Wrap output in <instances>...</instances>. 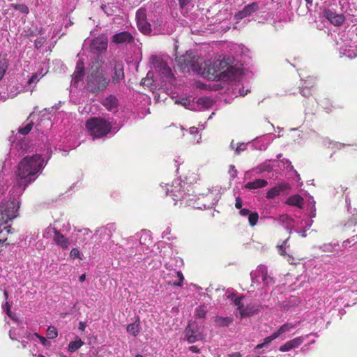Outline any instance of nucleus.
I'll list each match as a JSON object with an SVG mask.
<instances>
[{
	"instance_id": "f257e3e1",
	"label": "nucleus",
	"mask_w": 357,
	"mask_h": 357,
	"mask_svg": "<svg viewBox=\"0 0 357 357\" xmlns=\"http://www.w3.org/2000/svg\"><path fill=\"white\" fill-rule=\"evenodd\" d=\"M44 160L39 154L24 157L19 163L15 172V179L9 191V199L2 198L3 192L0 189V224H7L17 216L20 208L19 197L26 186L34 181L36 174L44 168Z\"/></svg>"
},
{
	"instance_id": "f03ea898",
	"label": "nucleus",
	"mask_w": 357,
	"mask_h": 357,
	"mask_svg": "<svg viewBox=\"0 0 357 357\" xmlns=\"http://www.w3.org/2000/svg\"><path fill=\"white\" fill-rule=\"evenodd\" d=\"M166 188V195H171L173 197V199L175 202L180 201L181 204H184L187 206H191L195 208H213L218 202L220 195L219 190L217 189H213L205 196L204 195H202V197H199V200L201 199H204V203L202 205H199L196 202L193 201V199L191 198L189 194H185L182 190V184L181 181L178 178L175 179L172 185H170L171 189L169 188V185L165 184ZM176 202L174 203L176 204Z\"/></svg>"
},
{
	"instance_id": "7ed1b4c3",
	"label": "nucleus",
	"mask_w": 357,
	"mask_h": 357,
	"mask_svg": "<svg viewBox=\"0 0 357 357\" xmlns=\"http://www.w3.org/2000/svg\"><path fill=\"white\" fill-rule=\"evenodd\" d=\"M176 61L183 68L192 70L207 79L215 80L218 77L215 61H203L192 52H187L185 55L178 57Z\"/></svg>"
},
{
	"instance_id": "20e7f679",
	"label": "nucleus",
	"mask_w": 357,
	"mask_h": 357,
	"mask_svg": "<svg viewBox=\"0 0 357 357\" xmlns=\"http://www.w3.org/2000/svg\"><path fill=\"white\" fill-rule=\"evenodd\" d=\"M86 88L93 93L104 91L110 79L107 72V64L98 56L93 61L87 69Z\"/></svg>"
},
{
	"instance_id": "39448f33",
	"label": "nucleus",
	"mask_w": 357,
	"mask_h": 357,
	"mask_svg": "<svg viewBox=\"0 0 357 357\" xmlns=\"http://www.w3.org/2000/svg\"><path fill=\"white\" fill-rule=\"evenodd\" d=\"M215 63L217 66L216 70H218L217 72L218 79L236 81L237 84L234 89L236 91L238 90L240 96H244L250 91L248 86H246L245 90L244 89L245 86L243 84L244 72L242 69L231 66L225 58L221 60H215Z\"/></svg>"
},
{
	"instance_id": "423d86ee",
	"label": "nucleus",
	"mask_w": 357,
	"mask_h": 357,
	"mask_svg": "<svg viewBox=\"0 0 357 357\" xmlns=\"http://www.w3.org/2000/svg\"><path fill=\"white\" fill-rule=\"evenodd\" d=\"M112 123L101 117H93L86 123V127L90 135L95 138H101L107 135L112 129Z\"/></svg>"
},
{
	"instance_id": "0eeeda50",
	"label": "nucleus",
	"mask_w": 357,
	"mask_h": 357,
	"mask_svg": "<svg viewBox=\"0 0 357 357\" xmlns=\"http://www.w3.org/2000/svg\"><path fill=\"white\" fill-rule=\"evenodd\" d=\"M252 279V286L256 284L257 289H264L272 285L275 281L272 277L268 275L266 266L259 265L257 268L250 273Z\"/></svg>"
},
{
	"instance_id": "6e6552de",
	"label": "nucleus",
	"mask_w": 357,
	"mask_h": 357,
	"mask_svg": "<svg viewBox=\"0 0 357 357\" xmlns=\"http://www.w3.org/2000/svg\"><path fill=\"white\" fill-rule=\"evenodd\" d=\"M185 338L188 343H194L203 339L199 326L195 322H190L185 331Z\"/></svg>"
},
{
	"instance_id": "1a4fd4ad",
	"label": "nucleus",
	"mask_w": 357,
	"mask_h": 357,
	"mask_svg": "<svg viewBox=\"0 0 357 357\" xmlns=\"http://www.w3.org/2000/svg\"><path fill=\"white\" fill-rule=\"evenodd\" d=\"M236 306L241 319L250 317L256 314L259 310V306L254 303L245 305L243 303H239L238 299L236 300Z\"/></svg>"
},
{
	"instance_id": "9d476101",
	"label": "nucleus",
	"mask_w": 357,
	"mask_h": 357,
	"mask_svg": "<svg viewBox=\"0 0 357 357\" xmlns=\"http://www.w3.org/2000/svg\"><path fill=\"white\" fill-rule=\"evenodd\" d=\"M136 20L138 29L144 33L151 32V24L146 20V11L144 8H139L136 12Z\"/></svg>"
},
{
	"instance_id": "9b49d317",
	"label": "nucleus",
	"mask_w": 357,
	"mask_h": 357,
	"mask_svg": "<svg viewBox=\"0 0 357 357\" xmlns=\"http://www.w3.org/2000/svg\"><path fill=\"white\" fill-rule=\"evenodd\" d=\"M273 140V137L271 135H266L262 137H256L252 142H248V144H251L253 149L263 151L267 149Z\"/></svg>"
},
{
	"instance_id": "f8f14e48",
	"label": "nucleus",
	"mask_w": 357,
	"mask_h": 357,
	"mask_svg": "<svg viewBox=\"0 0 357 357\" xmlns=\"http://www.w3.org/2000/svg\"><path fill=\"white\" fill-rule=\"evenodd\" d=\"M324 16L334 26H341L345 21V17L342 14H338L335 10L325 8L323 11Z\"/></svg>"
},
{
	"instance_id": "ddd939ff",
	"label": "nucleus",
	"mask_w": 357,
	"mask_h": 357,
	"mask_svg": "<svg viewBox=\"0 0 357 357\" xmlns=\"http://www.w3.org/2000/svg\"><path fill=\"white\" fill-rule=\"evenodd\" d=\"M112 42L116 45H127L134 42V37L128 31H122L114 34Z\"/></svg>"
},
{
	"instance_id": "4468645a",
	"label": "nucleus",
	"mask_w": 357,
	"mask_h": 357,
	"mask_svg": "<svg viewBox=\"0 0 357 357\" xmlns=\"http://www.w3.org/2000/svg\"><path fill=\"white\" fill-rule=\"evenodd\" d=\"M84 74V62L81 60H79L77 63L75 70L73 75L71 86H73V87H77L79 86V84L83 82Z\"/></svg>"
},
{
	"instance_id": "2eb2a0df",
	"label": "nucleus",
	"mask_w": 357,
	"mask_h": 357,
	"mask_svg": "<svg viewBox=\"0 0 357 357\" xmlns=\"http://www.w3.org/2000/svg\"><path fill=\"white\" fill-rule=\"evenodd\" d=\"M290 189L287 183H281L269 189L266 193V198L273 199L277 196L286 193Z\"/></svg>"
},
{
	"instance_id": "dca6fc26",
	"label": "nucleus",
	"mask_w": 357,
	"mask_h": 357,
	"mask_svg": "<svg viewBox=\"0 0 357 357\" xmlns=\"http://www.w3.org/2000/svg\"><path fill=\"white\" fill-rule=\"evenodd\" d=\"M47 229L54 233V241L57 245L60 246L63 250H66L69 247L70 241L68 238L54 227H50Z\"/></svg>"
},
{
	"instance_id": "f3484780",
	"label": "nucleus",
	"mask_w": 357,
	"mask_h": 357,
	"mask_svg": "<svg viewBox=\"0 0 357 357\" xmlns=\"http://www.w3.org/2000/svg\"><path fill=\"white\" fill-rule=\"evenodd\" d=\"M153 59L155 60V62L153 63L155 70L164 77L171 79L173 77V74L167 63L156 57Z\"/></svg>"
},
{
	"instance_id": "a211bd4d",
	"label": "nucleus",
	"mask_w": 357,
	"mask_h": 357,
	"mask_svg": "<svg viewBox=\"0 0 357 357\" xmlns=\"http://www.w3.org/2000/svg\"><path fill=\"white\" fill-rule=\"evenodd\" d=\"M259 9V6L257 2H252L250 4L245 6L243 9L239 12H238L235 15V17L236 20H242L244 17H246L252 13H255Z\"/></svg>"
},
{
	"instance_id": "6ab92c4d",
	"label": "nucleus",
	"mask_w": 357,
	"mask_h": 357,
	"mask_svg": "<svg viewBox=\"0 0 357 357\" xmlns=\"http://www.w3.org/2000/svg\"><path fill=\"white\" fill-rule=\"evenodd\" d=\"M91 48L97 52L105 51L107 48V38L104 36L96 38L91 42Z\"/></svg>"
},
{
	"instance_id": "aec40b11",
	"label": "nucleus",
	"mask_w": 357,
	"mask_h": 357,
	"mask_svg": "<svg viewBox=\"0 0 357 357\" xmlns=\"http://www.w3.org/2000/svg\"><path fill=\"white\" fill-rule=\"evenodd\" d=\"M111 64L114 66L112 82L114 83H119L124 78L123 65L121 62L119 61H114V63H111Z\"/></svg>"
},
{
	"instance_id": "412c9836",
	"label": "nucleus",
	"mask_w": 357,
	"mask_h": 357,
	"mask_svg": "<svg viewBox=\"0 0 357 357\" xmlns=\"http://www.w3.org/2000/svg\"><path fill=\"white\" fill-rule=\"evenodd\" d=\"M102 104L108 111L116 112L118 110L119 100L116 97L113 95L105 98L102 100Z\"/></svg>"
},
{
	"instance_id": "4be33fe9",
	"label": "nucleus",
	"mask_w": 357,
	"mask_h": 357,
	"mask_svg": "<svg viewBox=\"0 0 357 357\" xmlns=\"http://www.w3.org/2000/svg\"><path fill=\"white\" fill-rule=\"evenodd\" d=\"M304 341L303 337H298L289 341H287L285 344L280 346L279 350L282 352L288 351L290 349L298 347Z\"/></svg>"
},
{
	"instance_id": "5701e85b",
	"label": "nucleus",
	"mask_w": 357,
	"mask_h": 357,
	"mask_svg": "<svg viewBox=\"0 0 357 357\" xmlns=\"http://www.w3.org/2000/svg\"><path fill=\"white\" fill-rule=\"evenodd\" d=\"M239 213L241 216L247 217L250 226H255L258 222L259 215L257 212H252L246 208L240 209Z\"/></svg>"
},
{
	"instance_id": "b1692460",
	"label": "nucleus",
	"mask_w": 357,
	"mask_h": 357,
	"mask_svg": "<svg viewBox=\"0 0 357 357\" xmlns=\"http://www.w3.org/2000/svg\"><path fill=\"white\" fill-rule=\"evenodd\" d=\"M26 145L25 143L22 142H15L12 144L10 151L11 157L16 156L18 153V157L22 155L24 153Z\"/></svg>"
},
{
	"instance_id": "393cba45",
	"label": "nucleus",
	"mask_w": 357,
	"mask_h": 357,
	"mask_svg": "<svg viewBox=\"0 0 357 357\" xmlns=\"http://www.w3.org/2000/svg\"><path fill=\"white\" fill-rule=\"evenodd\" d=\"M278 222L287 229H289V233L293 229L294 220L290 218L288 215H282L278 218Z\"/></svg>"
},
{
	"instance_id": "a878e982",
	"label": "nucleus",
	"mask_w": 357,
	"mask_h": 357,
	"mask_svg": "<svg viewBox=\"0 0 357 357\" xmlns=\"http://www.w3.org/2000/svg\"><path fill=\"white\" fill-rule=\"evenodd\" d=\"M13 233L10 225L7 224H0V245L7 241V236Z\"/></svg>"
},
{
	"instance_id": "bb28decb",
	"label": "nucleus",
	"mask_w": 357,
	"mask_h": 357,
	"mask_svg": "<svg viewBox=\"0 0 357 357\" xmlns=\"http://www.w3.org/2000/svg\"><path fill=\"white\" fill-rule=\"evenodd\" d=\"M268 185V182L264 179L258 178L252 182H248L245 185V188L249 190H255L262 188Z\"/></svg>"
},
{
	"instance_id": "cd10ccee",
	"label": "nucleus",
	"mask_w": 357,
	"mask_h": 357,
	"mask_svg": "<svg viewBox=\"0 0 357 357\" xmlns=\"http://www.w3.org/2000/svg\"><path fill=\"white\" fill-rule=\"evenodd\" d=\"M233 322V318L230 317L216 316L214 318V323L216 326L226 327Z\"/></svg>"
},
{
	"instance_id": "c85d7f7f",
	"label": "nucleus",
	"mask_w": 357,
	"mask_h": 357,
	"mask_svg": "<svg viewBox=\"0 0 357 357\" xmlns=\"http://www.w3.org/2000/svg\"><path fill=\"white\" fill-rule=\"evenodd\" d=\"M299 324V321H296L294 323L292 322H288L286 324H284L282 326H281L279 329L275 332L279 337L280 335H282L283 333H288L291 331L292 329L295 328Z\"/></svg>"
},
{
	"instance_id": "c756f323",
	"label": "nucleus",
	"mask_w": 357,
	"mask_h": 357,
	"mask_svg": "<svg viewBox=\"0 0 357 357\" xmlns=\"http://www.w3.org/2000/svg\"><path fill=\"white\" fill-rule=\"evenodd\" d=\"M271 160H267L263 163L260 164L255 168L257 174H262L264 172H271L273 169V165L271 164Z\"/></svg>"
},
{
	"instance_id": "7c9ffc66",
	"label": "nucleus",
	"mask_w": 357,
	"mask_h": 357,
	"mask_svg": "<svg viewBox=\"0 0 357 357\" xmlns=\"http://www.w3.org/2000/svg\"><path fill=\"white\" fill-rule=\"evenodd\" d=\"M175 104L181 105L185 108L190 110L197 109V108H195V102H194L189 98H182L180 99H177L175 100Z\"/></svg>"
},
{
	"instance_id": "2f4dec72",
	"label": "nucleus",
	"mask_w": 357,
	"mask_h": 357,
	"mask_svg": "<svg viewBox=\"0 0 357 357\" xmlns=\"http://www.w3.org/2000/svg\"><path fill=\"white\" fill-rule=\"evenodd\" d=\"M289 205L296 206L301 208L303 204V199L298 195H295L289 197L287 201Z\"/></svg>"
},
{
	"instance_id": "473e14b6",
	"label": "nucleus",
	"mask_w": 357,
	"mask_h": 357,
	"mask_svg": "<svg viewBox=\"0 0 357 357\" xmlns=\"http://www.w3.org/2000/svg\"><path fill=\"white\" fill-rule=\"evenodd\" d=\"M84 344V342L79 337H77L75 340L69 343L68 351L70 353H73L82 347Z\"/></svg>"
},
{
	"instance_id": "72a5a7b5",
	"label": "nucleus",
	"mask_w": 357,
	"mask_h": 357,
	"mask_svg": "<svg viewBox=\"0 0 357 357\" xmlns=\"http://www.w3.org/2000/svg\"><path fill=\"white\" fill-rule=\"evenodd\" d=\"M213 104V101L207 97H201L197 99L195 102V107L197 106H201L204 109L209 108Z\"/></svg>"
},
{
	"instance_id": "f704fd0d",
	"label": "nucleus",
	"mask_w": 357,
	"mask_h": 357,
	"mask_svg": "<svg viewBox=\"0 0 357 357\" xmlns=\"http://www.w3.org/2000/svg\"><path fill=\"white\" fill-rule=\"evenodd\" d=\"M139 320L132 324H128L127 326V332L133 336H137L139 333Z\"/></svg>"
},
{
	"instance_id": "c9c22d12",
	"label": "nucleus",
	"mask_w": 357,
	"mask_h": 357,
	"mask_svg": "<svg viewBox=\"0 0 357 357\" xmlns=\"http://www.w3.org/2000/svg\"><path fill=\"white\" fill-rule=\"evenodd\" d=\"M42 73H37L31 76L29 79L28 84L30 86V91L32 92L33 88L36 83L40 80V79L44 75Z\"/></svg>"
},
{
	"instance_id": "e433bc0d",
	"label": "nucleus",
	"mask_w": 357,
	"mask_h": 357,
	"mask_svg": "<svg viewBox=\"0 0 357 357\" xmlns=\"http://www.w3.org/2000/svg\"><path fill=\"white\" fill-rule=\"evenodd\" d=\"M8 66V61L6 57L0 56V80L3 77Z\"/></svg>"
},
{
	"instance_id": "4c0bfd02",
	"label": "nucleus",
	"mask_w": 357,
	"mask_h": 357,
	"mask_svg": "<svg viewBox=\"0 0 357 357\" xmlns=\"http://www.w3.org/2000/svg\"><path fill=\"white\" fill-rule=\"evenodd\" d=\"M314 81L313 79H310V80L305 81L303 89L301 90V93L302 96L305 97H308L310 95V91L309 89L305 90V88H308L310 86H312Z\"/></svg>"
},
{
	"instance_id": "58836bf2",
	"label": "nucleus",
	"mask_w": 357,
	"mask_h": 357,
	"mask_svg": "<svg viewBox=\"0 0 357 357\" xmlns=\"http://www.w3.org/2000/svg\"><path fill=\"white\" fill-rule=\"evenodd\" d=\"M46 335L49 339L56 338L58 335L56 328L53 326H49L47 329Z\"/></svg>"
},
{
	"instance_id": "ea45409f",
	"label": "nucleus",
	"mask_w": 357,
	"mask_h": 357,
	"mask_svg": "<svg viewBox=\"0 0 357 357\" xmlns=\"http://www.w3.org/2000/svg\"><path fill=\"white\" fill-rule=\"evenodd\" d=\"M248 144H249L248 143V144H245V143L237 144L236 147L235 149V154L239 155V154H241V152L245 151L247 149V146Z\"/></svg>"
},
{
	"instance_id": "a19ab883",
	"label": "nucleus",
	"mask_w": 357,
	"mask_h": 357,
	"mask_svg": "<svg viewBox=\"0 0 357 357\" xmlns=\"http://www.w3.org/2000/svg\"><path fill=\"white\" fill-rule=\"evenodd\" d=\"M206 309L204 306H199L197 308L196 316L198 318H204L206 314Z\"/></svg>"
},
{
	"instance_id": "79ce46f5",
	"label": "nucleus",
	"mask_w": 357,
	"mask_h": 357,
	"mask_svg": "<svg viewBox=\"0 0 357 357\" xmlns=\"http://www.w3.org/2000/svg\"><path fill=\"white\" fill-rule=\"evenodd\" d=\"M82 255L77 248H73L70 252V257L72 259H82Z\"/></svg>"
},
{
	"instance_id": "37998d69",
	"label": "nucleus",
	"mask_w": 357,
	"mask_h": 357,
	"mask_svg": "<svg viewBox=\"0 0 357 357\" xmlns=\"http://www.w3.org/2000/svg\"><path fill=\"white\" fill-rule=\"evenodd\" d=\"M12 6L17 10H20L22 13H28L29 8L26 5L24 4H13Z\"/></svg>"
},
{
	"instance_id": "c03bdc74",
	"label": "nucleus",
	"mask_w": 357,
	"mask_h": 357,
	"mask_svg": "<svg viewBox=\"0 0 357 357\" xmlns=\"http://www.w3.org/2000/svg\"><path fill=\"white\" fill-rule=\"evenodd\" d=\"M150 236L146 231H143L139 238L140 244H146L148 241H150Z\"/></svg>"
},
{
	"instance_id": "a18cd8bd",
	"label": "nucleus",
	"mask_w": 357,
	"mask_h": 357,
	"mask_svg": "<svg viewBox=\"0 0 357 357\" xmlns=\"http://www.w3.org/2000/svg\"><path fill=\"white\" fill-rule=\"evenodd\" d=\"M32 128V123H29L23 128H20L19 132L22 135L28 134Z\"/></svg>"
},
{
	"instance_id": "49530a36",
	"label": "nucleus",
	"mask_w": 357,
	"mask_h": 357,
	"mask_svg": "<svg viewBox=\"0 0 357 357\" xmlns=\"http://www.w3.org/2000/svg\"><path fill=\"white\" fill-rule=\"evenodd\" d=\"M289 238H287L286 240H284L282 243L280 245H278L277 248L278 249V252H280V254L281 255H284L285 254V248L287 246V241H288Z\"/></svg>"
},
{
	"instance_id": "de8ad7c7",
	"label": "nucleus",
	"mask_w": 357,
	"mask_h": 357,
	"mask_svg": "<svg viewBox=\"0 0 357 357\" xmlns=\"http://www.w3.org/2000/svg\"><path fill=\"white\" fill-rule=\"evenodd\" d=\"M176 274H177V276L178 278V282H173V285L178 286V287H181L183 285V281L184 280V277H183V274H182V273L181 271H177Z\"/></svg>"
},
{
	"instance_id": "09e8293b",
	"label": "nucleus",
	"mask_w": 357,
	"mask_h": 357,
	"mask_svg": "<svg viewBox=\"0 0 357 357\" xmlns=\"http://www.w3.org/2000/svg\"><path fill=\"white\" fill-rule=\"evenodd\" d=\"M319 248L323 252H332L334 250V246L331 244H324L321 246H319Z\"/></svg>"
},
{
	"instance_id": "8fccbe9b",
	"label": "nucleus",
	"mask_w": 357,
	"mask_h": 357,
	"mask_svg": "<svg viewBox=\"0 0 357 357\" xmlns=\"http://www.w3.org/2000/svg\"><path fill=\"white\" fill-rule=\"evenodd\" d=\"M45 42V38L43 37H39L35 40V47L39 49L43 47Z\"/></svg>"
},
{
	"instance_id": "3c124183",
	"label": "nucleus",
	"mask_w": 357,
	"mask_h": 357,
	"mask_svg": "<svg viewBox=\"0 0 357 357\" xmlns=\"http://www.w3.org/2000/svg\"><path fill=\"white\" fill-rule=\"evenodd\" d=\"M277 337H278V336L277 333L275 332L271 336L266 337L264 339L263 343L264 344V345L268 344L270 342H271L273 340L276 339Z\"/></svg>"
},
{
	"instance_id": "603ef678",
	"label": "nucleus",
	"mask_w": 357,
	"mask_h": 357,
	"mask_svg": "<svg viewBox=\"0 0 357 357\" xmlns=\"http://www.w3.org/2000/svg\"><path fill=\"white\" fill-rule=\"evenodd\" d=\"M35 335L40 340V343L43 346H50V342L48 340H47V339L45 337L41 336V335H38V333H36Z\"/></svg>"
},
{
	"instance_id": "864d4df0",
	"label": "nucleus",
	"mask_w": 357,
	"mask_h": 357,
	"mask_svg": "<svg viewBox=\"0 0 357 357\" xmlns=\"http://www.w3.org/2000/svg\"><path fill=\"white\" fill-rule=\"evenodd\" d=\"M227 298H228L229 300L232 301L234 302V305H236V301H236V300H237V299H238V301H239V303H241L242 300H243V296H239V297H238V296H236L234 294H229V295L227 296Z\"/></svg>"
},
{
	"instance_id": "5fc2aeb1",
	"label": "nucleus",
	"mask_w": 357,
	"mask_h": 357,
	"mask_svg": "<svg viewBox=\"0 0 357 357\" xmlns=\"http://www.w3.org/2000/svg\"><path fill=\"white\" fill-rule=\"evenodd\" d=\"M350 294H351V292H349V291L344 292V296L337 300V302L338 303V304L340 303L341 305H344V306L349 305V304L348 303H346L345 304H344V301L343 302H341V301L342 300H346L347 298L350 296Z\"/></svg>"
},
{
	"instance_id": "6e6d98bb",
	"label": "nucleus",
	"mask_w": 357,
	"mask_h": 357,
	"mask_svg": "<svg viewBox=\"0 0 357 357\" xmlns=\"http://www.w3.org/2000/svg\"><path fill=\"white\" fill-rule=\"evenodd\" d=\"M229 173L230 174L232 178H235L237 175V170L235 168L234 165H230Z\"/></svg>"
},
{
	"instance_id": "4d7b16f0",
	"label": "nucleus",
	"mask_w": 357,
	"mask_h": 357,
	"mask_svg": "<svg viewBox=\"0 0 357 357\" xmlns=\"http://www.w3.org/2000/svg\"><path fill=\"white\" fill-rule=\"evenodd\" d=\"M242 205H243V204H242L241 199L239 197H236V198L235 207L236 208H238V209H241Z\"/></svg>"
},
{
	"instance_id": "13d9d810",
	"label": "nucleus",
	"mask_w": 357,
	"mask_h": 357,
	"mask_svg": "<svg viewBox=\"0 0 357 357\" xmlns=\"http://www.w3.org/2000/svg\"><path fill=\"white\" fill-rule=\"evenodd\" d=\"M77 232L81 233L83 236L88 235L91 233V231L88 228H84L81 229H77Z\"/></svg>"
},
{
	"instance_id": "bf43d9fd",
	"label": "nucleus",
	"mask_w": 357,
	"mask_h": 357,
	"mask_svg": "<svg viewBox=\"0 0 357 357\" xmlns=\"http://www.w3.org/2000/svg\"><path fill=\"white\" fill-rule=\"evenodd\" d=\"M181 8H183L185 6L188 4L191 0H178Z\"/></svg>"
},
{
	"instance_id": "052dcab7",
	"label": "nucleus",
	"mask_w": 357,
	"mask_h": 357,
	"mask_svg": "<svg viewBox=\"0 0 357 357\" xmlns=\"http://www.w3.org/2000/svg\"><path fill=\"white\" fill-rule=\"evenodd\" d=\"M189 349L193 353H199V349L197 346H191L189 347Z\"/></svg>"
},
{
	"instance_id": "680f3d73",
	"label": "nucleus",
	"mask_w": 357,
	"mask_h": 357,
	"mask_svg": "<svg viewBox=\"0 0 357 357\" xmlns=\"http://www.w3.org/2000/svg\"><path fill=\"white\" fill-rule=\"evenodd\" d=\"M189 132L191 135H195L198 132V129L196 127H191Z\"/></svg>"
},
{
	"instance_id": "e2e57ef3",
	"label": "nucleus",
	"mask_w": 357,
	"mask_h": 357,
	"mask_svg": "<svg viewBox=\"0 0 357 357\" xmlns=\"http://www.w3.org/2000/svg\"><path fill=\"white\" fill-rule=\"evenodd\" d=\"M86 328V325L84 322H79V329L82 331H84Z\"/></svg>"
},
{
	"instance_id": "0e129e2a",
	"label": "nucleus",
	"mask_w": 357,
	"mask_h": 357,
	"mask_svg": "<svg viewBox=\"0 0 357 357\" xmlns=\"http://www.w3.org/2000/svg\"><path fill=\"white\" fill-rule=\"evenodd\" d=\"M313 221L312 220H308L305 222V228L308 229L312 225Z\"/></svg>"
},
{
	"instance_id": "69168bd1",
	"label": "nucleus",
	"mask_w": 357,
	"mask_h": 357,
	"mask_svg": "<svg viewBox=\"0 0 357 357\" xmlns=\"http://www.w3.org/2000/svg\"><path fill=\"white\" fill-rule=\"evenodd\" d=\"M229 147L231 148V149H234L235 151L236 144H235L234 140H232L231 142L230 143Z\"/></svg>"
},
{
	"instance_id": "338daca9",
	"label": "nucleus",
	"mask_w": 357,
	"mask_h": 357,
	"mask_svg": "<svg viewBox=\"0 0 357 357\" xmlns=\"http://www.w3.org/2000/svg\"><path fill=\"white\" fill-rule=\"evenodd\" d=\"M313 208H314V206H313ZM315 215H316L315 208H314L313 211H312L310 212V218H314Z\"/></svg>"
},
{
	"instance_id": "774afa93",
	"label": "nucleus",
	"mask_w": 357,
	"mask_h": 357,
	"mask_svg": "<svg viewBox=\"0 0 357 357\" xmlns=\"http://www.w3.org/2000/svg\"><path fill=\"white\" fill-rule=\"evenodd\" d=\"M85 279H86V275L85 274L81 275L79 276V281L82 282H84L85 280Z\"/></svg>"
}]
</instances>
